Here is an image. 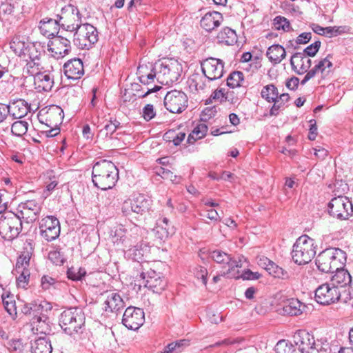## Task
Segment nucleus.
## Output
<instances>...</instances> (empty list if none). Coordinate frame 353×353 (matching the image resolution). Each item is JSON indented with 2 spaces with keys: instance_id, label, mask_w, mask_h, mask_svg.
<instances>
[{
  "instance_id": "f257e3e1",
  "label": "nucleus",
  "mask_w": 353,
  "mask_h": 353,
  "mask_svg": "<svg viewBox=\"0 0 353 353\" xmlns=\"http://www.w3.org/2000/svg\"><path fill=\"white\" fill-rule=\"evenodd\" d=\"M182 72V66L175 59H164L151 65H140L137 70L139 81L144 85L154 83V79L164 85H169L179 80Z\"/></svg>"
},
{
  "instance_id": "f03ea898",
  "label": "nucleus",
  "mask_w": 353,
  "mask_h": 353,
  "mask_svg": "<svg viewBox=\"0 0 353 353\" xmlns=\"http://www.w3.org/2000/svg\"><path fill=\"white\" fill-rule=\"evenodd\" d=\"M92 178L98 188L102 190L112 189L119 179V170L112 161L101 160L94 164Z\"/></svg>"
},
{
  "instance_id": "7ed1b4c3",
  "label": "nucleus",
  "mask_w": 353,
  "mask_h": 353,
  "mask_svg": "<svg viewBox=\"0 0 353 353\" xmlns=\"http://www.w3.org/2000/svg\"><path fill=\"white\" fill-rule=\"evenodd\" d=\"M85 320V314L81 308L70 307L61 312L59 323L65 333L74 336L83 332Z\"/></svg>"
},
{
  "instance_id": "20e7f679",
  "label": "nucleus",
  "mask_w": 353,
  "mask_h": 353,
  "mask_svg": "<svg viewBox=\"0 0 353 353\" xmlns=\"http://www.w3.org/2000/svg\"><path fill=\"white\" fill-rule=\"evenodd\" d=\"M346 262V253L339 248H329L320 252L316 258L317 268L322 272H332Z\"/></svg>"
},
{
  "instance_id": "39448f33",
  "label": "nucleus",
  "mask_w": 353,
  "mask_h": 353,
  "mask_svg": "<svg viewBox=\"0 0 353 353\" xmlns=\"http://www.w3.org/2000/svg\"><path fill=\"white\" fill-rule=\"evenodd\" d=\"M291 254L296 264L301 265L308 263L316 254L314 240L307 235L299 237L293 245Z\"/></svg>"
},
{
  "instance_id": "423d86ee",
  "label": "nucleus",
  "mask_w": 353,
  "mask_h": 353,
  "mask_svg": "<svg viewBox=\"0 0 353 353\" xmlns=\"http://www.w3.org/2000/svg\"><path fill=\"white\" fill-rule=\"evenodd\" d=\"M22 229L19 215L8 212L0 214V236L6 241L17 238Z\"/></svg>"
},
{
  "instance_id": "0eeeda50",
  "label": "nucleus",
  "mask_w": 353,
  "mask_h": 353,
  "mask_svg": "<svg viewBox=\"0 0 353 353\" xmlns=\"http://www.w3.org/2000/svg\"><path fill=\"white\" fill-rule=\"evenodd\" d=\"M152 201L144 194L134 195L132 199L125 201L122 204L121 212L124 216H130L132 213L143 215L150 212Z\"/></svg>"
},
{
  "instance_id": "6e6552de",
  "label": "nucleus",
  "mask_w": 353,
  "mask_h": 353,
  "mask_svg": "<svg viewBox=\"0 0 353 353\" xmlns=\"http://www.w3.org/2000/svg\"><path fill=\"white\" fill-rule=\"evenodd\" d=\"M97 41V30L90 23H84L74 31L73 43L79 49H89Z\"/></svg>"
},
{
  "instance_id": "1a4fd4ad",
  "label": "nucleus",
  "mask_w": 353,
  "mask_h": 353,
  "mask_svg": "<svg viewBox=\"0 0 353 353\" xmlns=\"http://www.w3.org/2000/svg\"><path fill=\"white\" fill-rule=\"evenodd\" d=\"M61 28L68 32H74L81 27V14L79 9L72 5H68L61 10V14H57Z\"/></svg>"
},
{
  "instance_id": "9d476101",
  "label": "nucleus",
  "mask_w": 353,
  "mask_h": 353,
  "mask_svg": "<svg viewBox=\"0 0 353 353\" xmlns=\"http://www.w3.org/2000/svg\"><path fill=\"white\" fill-rule=\"evenodd\" d=\"M328 212L334 218L347 220L352 215L353 205L347 197L339 196L329 202Z\"/></svg>"
},
{
  "instance_id": "9b49d317",
  "label": "nucleus",
  "mask_w": 353,
  "mask_h": 353,
  "mask_svg": "<svg viewBox=\"0 0 353 353\" xmlns=\"http://www.w3.org/2000/svg\"><path fill=\"white\" fill-rule=\"evenodd\" d=\"M210 257L216 263L222 265L223 268H227L226 271L223 272L222 276L228 277H236L234 273L235 269L242 267L241 261H236L230 254L221 250H215L210 252Z\"/></svg>"
},
{
  "instance_id": "f8f14e48",
  "label": "nucleus",
  "mask_w": 353,
  "mask_h": 353,
  "mask_svg": "<svg viewBox=\"0 0 353 353\" xmlns=\"http://www.w3.org/2000/svg\"><path fill=\"white\" fill-rule=\"evenodd\" d=\"M188 98L181 90H172L164 97L165 108L171 113L180 114L188 107Z\"/></svg>"
},
{
  "instance_id": "ddd939ff",
  "label": "nucleus",
  "mask_w": 353,
  "mask_h": 353,
  "mask_svg": "<svg viewBox=\"0 0 353 353\" xmlns=\"http://www.w3.org/2000/svg\"><path fill=\"white\" fill-rule=\"evenodd\" d=\"M201 70L208 82L221 78L224 73V62L220 59L209 57L203 60L201 63Z\"/></svg>"
},
{
  "instance_id": "4468645a",
  "label": "nucleus",
  "mask_w": 353,
  "mask_h": 353,
  "mask_svg": "<svg viewBox=\"0 0 353 353\" xmlns=\"http://www.w3.org/2000/svg\"><path fill=\"white\" fill-rule=\"evenodd\" d=\"M220 346H228L231 353H256L257 349L252 345H245L244 341L240 339H225L206 347L205 350H211Z\"/></svg>"
},
{
  "instance_id": "2eb2a0df",
  "label": "nucleus",
  "mask_w": 353,
  "mask_h": 353,
  "mask_svg": "<svg viewBox=\"0 0 353 353\" xmlns=\"http://www.w3.org/2000/svg\"><path fill=\"white\" fill-rule=\"evenodd\" d=\"M144 321V312L139 307H128L123 313L122 323L129 330H138Z\"/></svg>"
},
{
  "instance_id": "dca6fc26",
  "label": "nucleus",
  "mask_w": 353,
  "mask_h": 353,
  "mask_svg": "<svg viewBox=\"0 0 353 353\" xmlns=\"http://www.w3.org/2000/svg\"><path fill=\"white\" fill-rule=\"evenodd\" d=\"M39 229L42 237L48 241H52L59 236V221L53 216H48L39 222Z\"/></svg>"
},
{
  "instance_id": "f3484780",
  "label": "nucleus",
  "mask_w": 353,
  "mask_h": 353,
  "mask_svg": "<svg viewBox=\"0 0 353 353\" xmlns=\"http://www.w3.org/2000/svg\"><path fill=\"white\" fill-rule=\"evenodd\" d=\"M341 292L330 283H324L315 291V300L321 305H329L339 301Z\"/></svg>"
},
{
  "instance_id": "a211bd4d",
  "label": "nucleus",
  "mask_w": 353,
  "mask_h": 353,
  "mask_svg": "<svg viewBox=\"0 0 353 353\" xmlns=\"http://www.w3.org/2000/svg\"><path fill=\"white\" fill-rule=\"evenodd\" d=\"M19 215L27 223H33L39 216L41 205L36 200H27L21 202L18 206Z\"/></svg>"
},
{
  "instance_id": "6ab92c4d",
  "label": "nucleus",
  "mask_w": 353,
  "mask_h": 353,
  "mask_svg": "<svg viewBox=\"0 0 353 353\" xmlns=\"http://www.w3.org/2000/svg\"><path fill=\"white\" fill-rule=\"evenodd\" d=\"M9 44L10 49L19 57L26 56L37 50L34 44L28 43L26 38L19 34L13 36Z\"/></svg>"
},
{
  "instance_id": "aec40b11",
  "label": "nucleus",
  "mask_w": 353,
  "mask_h": 353,
  "mask_svg": "<svg viewBox=\"0 0 353 353\" xmlns=\"http://www.w3.org/2000/svg\"><path fill=\"white\" fill-rule=\"evenodd\" d=\"M293 341L301 353H312L314 337L305 330H298L293 335Z\"/></svg>"
},
{
  "instance_id": "412c9836",
  "label": "nucleus",
  "mask_w": 353,
  "mask_h": 353,
  "mask_svg": "<svg viewBox=\"0 0 353 353\" xmlns=\"http://www.w3.org/2000/svg\"><path fill=\"white\" fill-rule=\"evenodd\" d=\"M330 283L338 290L339 288H348L350 290L352 288V276L349 272L343 268L339 267V269H335L334 275L332 276ZM351 296L350 291L348 292Z\"/></svg>"
},
{
  "instance_id": "4be33fe9",
  "label": "nucleus",
  "mask_w": 353,
  "mask_h": 353,
  "mask_svg": "<svg viewBox=\"0 0 353 353\" xmlns=\"http://www.w3.org/2000/svg\"><path fill=\"white\" fill-rule=\"evenodd\" d=\"M64 74L68 79H79L84 74L83 64L79 58L68 61L63 65Z\"/></svg>"
},
{
  "instance_id": "5701e85b",
  "label": "nucleus",
  "mask_w": 353,
  "mask_h": 353,
  "mask_svg": "<svg viewBox=\"0 0 353 353\" xmlns=\"http://www.w3.org/2000/svg\"><path fill=\"white\" fill-rule=\"evenodd\" d=\"M7 108L9 110L8 114L13 119H21L30 111V105L24 99H19L7 105Z\"/></svg>"
},
{
  "instance_id": "b1692460",
  "label": "nucleus",
  "mask_w": 353,
  "mask_h": 353,
  "mask_svg": "<svg viewBox=\"0 0 353 353\" xmlns=\"http://www.w3.org/2000/svg\"><path fill=\"white\" fill-rule=\"evenodd\" d=\"M305 306L297 299H288L283 301L279 310L283 315L298 316L304 310Z\"/></svg>"
},
{
  "instance_id": "393cba45",
  "label": "nucleus",
  "mask_w": 353,
  "mask_h": 353,
  "mask_svg": "<svg viewBox=\"0 0 353 353\" xmlns=\"http://www.w3.org/2000/svg\"><path fill=\"white\" fill-rule=\"evenodd\" d=\"M312 61L304 55V52H296L290 59V65L298 74H303L310 68Z\"/></svg>"
},
{
  "instance_id": "a878e982",
  "label": "nucleus",
  "mask_w": 353,
  "mask_h": 353,
  "mask_svg": "<svg viewBox=\"0 0 353 353\" xmlns=\"http://www.w3.org/2000/svg\"><path fill=\"white\" fill-rule=\"evenodd\" d=\"M32 256L33 248L30 243H28L17 258L14 271L30 270L29 268L34 262Z\"/></svg>"
},
{
  "instance_id": "bb28decb",
  "label": "nucleus",
  "mask_w": 353,
  "mask_h": 353,
  "mask_svg": "<svg viewBox=\"0 0 353 353\" xmlns=\"http://www.w3.org/2000/svg\"><path fill=\"white\" fill-rule=\"evenodd\" d=\"M61 24L59 18L56 19L50 18H45L40 21V32L41 33L48 37H53L57 36Z\"/></svg>"
},
{
  "instance_id": "cd10ccee",
  "label": "nucleus",
  "mask_w": 353,
  "mask_h": 353,
  "mask_svg": "<svg viewBox=\"0 0 353 353\" xmlns=\"http://www.w3.org/2000/svg\"><path fill=\"white\" fill-rule=\"evenodd\" d=\"M125 306V302L117 292H110L106 293V299L104 301V310L106 312H117Z\"/></svg>"
},
{
  "instance_id": "c85d7f7f",
  "label": "nucleus",
  "mask_w": 353,
  "mask_h": 353,
  "mask_svg": "<svg viewBox=\"0 0 353 353\" xmlns=\"http://www.w3.org/2000/svg\"><path fill=\"white\" fill-rule=\"evenodd\" d=\"M223 21V16L219 12H207L201 20V26L208 32L219 27Z\"/></svg>"
},
{
  "instance_id": "c756f323",
  "label": "nucleus",
  "mask_w": 353,
  "mask_h": 353,
  "mask_svg": "<svg viewBox=\"0 0 353 353\" xmlns=\"http://www.w3.org/2000/svg\"><path fill=\"white\" fill-rule=\"evenodd\" d=\"M32 330L37 333L50 335L52 323L48 316L32 317L31 320Z\"/></svg>"
},
{
  "instance_id": "7c9ffc66",
  "label": "nucleus",
  "mask_w": 353,
  "mask_h": 353,
  "mask_svg": "<svg viewBox=\"0 0 353 353\" xmlns=\"http://www.w3.org/2000/svg\"><path fill=\"white\" fill-rule=\"evenodd\" d=\"M34 83L36 88L40 91H50L54 85V79L50 72H41L35 74Z\"/></svg>"
},
{
  "instance_id": "2f4dec72",
  "label": "nucleus",
  "mask_w": 353,
  "mask_h": 353,
  "mask_svg": "<svg viewBox=\"0 0 353 353\" xmlns=\"http://www.w3.org/2000/svg\"><path fill=\"white\" fill-rule=\"evenodd\" d=\"M40 55L41 52H38L37 50L30 52L27 55L30 60L27 61L26 66L23 68V73L34 77L35 74L41 72L39 71L41 66Z\"/></svg>"
},
{
  "instance_id": "473e14b6",
  "label": "nucleus",
  "mask_w": 353,
  "mask_h": 353,
  "mask_svg": "<svg viewBox=\"0 0 353 353\" xmlns=\"http://www.w3.org/2000/svg\"><path fill=\"white\" fill-rule=\"evenodd\" d=\"M52 43L55 47L50 50L52 52L58 54L57 58L63 57L70 51V41L63 36L55 37Z\"/></svg>"
},
{
  "instance_id": "72a5a7b5",
  "label": "nucleus",
  "mask_w": 353,
  "mask_h": 353,
  "mask_svg": "<svg viewBox=\"0 0 353 353\" xmlns=\"http://www.w3.org/2000/svg\"><path fill=\"white\" fill-rule=\"evenodd\" d=\"M32 353H52L51 340L48 336L39 337L31 342Z\"/></svg>"
},
{
  "instance_id": "f704fd0d",
  "label": "nucleus",
  "mask_w": 353,
  "mask_h": 353,
  "mask_svg": "<svg viewBox=\"0 0 353 353\" xmlns=\"http://www.w3.org/2000/svg\"><path fill=\"white\" fill-rule=\"evenodd\" d=\"M266 56L274 65L280 63L286 57L285 48L279 44H274L268 48Z\"/></svg>"
},
{
  "instance_id": "c9c22d12",
  "label": "nucleus",
  "mask_w": 353,
  "mask_h": 353,
  "mask_svg": "<svg viewBox=\"0 0 353 353\" xmlns=\"http://www.w3.org/2000/svg\"><path fill=\"white\" fill-rule=\"evenodd\" d=\"M149 252V248L146 243L137 244L128 250V254L132 260L139 262L143 259L144 256Z\"/></svg>"
},
{
  "instance_id": "e433bc0d",
  "label": "nucleus",
  "mask_w": 353,
  "mask_h": 353,
  "mask_svg": "<svg viewBox=\"0 0 353 353\" xmlns=\"http://www.w3.org/2000/svg\"><path fill=\"white\" fill-rule=\"evenodd\" d=\"M142 229L134 223H130L126 225L125 239L127 246H131L132 243H135L141 236Z\"/></svg>"
},
{
  "instance_id": "4c0bfd02",
  "label": "nucleus",
  "mask_w": 353,
  "mask_h": 353,
  "mask_svg": "<svg viewBox=\"0 0 353 353\" xmlns=\"http://www.w3.org/2000/svg\"><path fill=\"white\" fill-rule=\"evenodd\" d=\"M217 39L219 42L225 43L228 46H231L236 42L237 36L234 30L228 27H225L219 32Z\"/></svg>"
},
{
  "instance_id": "58836bf2",
  "label": "nucleus",
  "mask_w": 353,
  "mask_h": 353,
  "mask_svg": "<svg viewBox=\"0 0 353 353\" xmlns=\"http://www.w3.org/2000/svg\"><path fill=\"white\" fill-rule=\"evenodd\" d=\"M32 317L42 316L43 314L48 316V314L52 309V304L46 301H40V303L33 302Z\"/></svg>"
},
{
  "instance_id": "ea45409f",
  "label": "nucleus",
  "mask_w": 353,
  "mask_h": 353,
  "mask_svg": "<svg viewBox=\"0 0 353 353\" xmlns=\"http://www.w3.org/2000/svg\"><path fill=\"white\" fill-rule=\"evenodd\" d=\"M290 95L288 93H283L279 97L276 95V98L271 102H274V104L270 109V114L276 116L279 114L281 110H283L285 107V104L290 100Z\"/></svg>"
},
{
  "instance_id": "a19ab883",
  "label": "nucleus",
  "mask_w": 353,
  "mask_h": 353,
  "mask_svg": "<svg viewBox=\"0 0 353 353\" xmlns=\"http://www.w3.org/2000/svg\"><path fill=\"white\" fill-rule=\"evenodd\" d=\"M209 83L205 76L201 77L199 74H193L190 79V86L194 88L197 91H203L207 88H210Z\"/></svg>"
},
{
  "instance_id": "79ce46f5",
  "label": "nucleus",
  "mask_w": 353,
  "mask_h": 353,
  "mask_svg": "<svg viewBox=\"0 0 353 353\" xmlns=\"http://www.w3.org/2000/svg\"><path fill=\"white\" fill-rule=\"evenodd\" d=\"M165 281L161 279L159 274L152 280H147L145 282V287L152 290L154 292L160 293L165 289Z\"/></svg>"
},
{
  "instance_id": "37998d69",
  "label": "nucleus",
  "mask_w": 353,
  "mask_h": 353,
  "mask_svg": "<svg viewBox=\"0 0 353 353\" xmlns=\"http://www.w3.org/2000/svg\"><path fill=\"white\" fill-rule=\"evenodd\" d=\"M2 301L7 312L10 316H15L17 314V307L13 295H10L9 293H3L2 294Z\"/></svg>"
},
{
  "instance_id": "c03bdc74",
  "label": "nucleus",
  "mask_w": 353,
  "mask_h": 353,
  "mask_svg": "<svg viewBox=\"0 0 353 353\" xmlns=\"http://www.w3.org/2000/svg\"><path fill=\"white\" fill-rule=\"evenodd\" d=\"M29 123L23 120L14 121L11 125V132L14 136L21 137L25 135L28 130Z\"/></svg>"
},
{
  "instance_id": "a18cd8bd",
  "label": "nucleus",
  "mask_w": 353,
  "mask_h": 353,
  "mask_svg": "<svg viewBox=\"0 0 353 353\" xmlns=\"http://www.w3.org/2000/svg\"><path fill=\"white\" fill-rule=\"evenodd\" d=\"M154 232L157 238L161 241H165L174 233L175 230L174 227L164 228L163 224L157 223V226L154 228Z\"/></svg>"
},
{
  "instance_id": "49530a36",
  "label": "nucleus",
  "mask_w": 353,
  "mask_h": 353,
  "mask_svg": "<svg viewBox=\"0 0 353 353\" xmlns=\"http://www.w3.org/2000/svg\"><path fill=\"white\" fill-rule=\"evenodd\" d=\"M268 272L274 278L283 280H287L290 278L289 272L274 262L270 265V268H268Z\"/></svg>"
},
{
  "instance_id": "de8ad7c7",
  "label": "nucleus",
  "mask_w": 353,
  "mask_h": 353,
  "mask_svg": "<svg viewBox=\"0 0 353 353\" xmlns=\"http://www.w3.org/2000/svg\"><path fill=\"white\" fill-rule=\"evenodd\" d=\"M14 274H19L17 276L16 283L19 288L26 289L29 284L30 272V270H21L12 272Z\"/></svg>"
},
{
  "instance_id": "09e8293b",
  "label": "nucleus",
  "mask_w": 353,
  "mask_h": 353,
  "mask_svg": "<svg viewBox=\"0 0 353 353\" xmlns=\"http://www.w3.org/2000/svg\"><path fill=\"white\" fill-rule=\"evenodd\" d=\"M243 80V73L241 71H234L227 78V85L232 88L239 87L241 85V83Z\"/></svg>"
},
{
  "instance_id": "8fccbe9b",
  "label": "nucleus",
  "mask_w": 353,
  "mask_h": 353,
  "mask_svg": "<svg viewBox=\"0 0 353 353\" xmlns=\"http://www.w3.org/2000/svg\"><path fill=\"white\" fill-rule=\"evenodd\" d=\"M188 345V341L186 340H180L176 342L171 343L167 346L164 347L161 353H179L183 347Z\"/></svg>"
},
{
  "instance_id": "3c124183",
  "label": "nucleus",
  "mask_w": 353,
  "mask_h": 353,
  "mask_svg": "<svg viewBox=\"0 0 353 353\" xmlns=\"http://www.w3.org/2000/svg\"><path fill=\"white\" fill-rule=\"evenodd\" d=\"M121 123L117 119L110 120L105 126L99 130V135L105 137L111 136L119 128Z\"/></svg>"
},
{
  "instance_id": "603ef678",
  "label": "nucleus",
  "mask_w": 353,
  "mask_h": 353,
  "mask_svg": "<svg viewBox=\"0 0 353 353\" xmlns=\"http://www.w3.org/2000/svg\"><path fill=\"white\" fill-rule=\"evenodd\" d=\"M276 353H295L294 345L286 340H280L275 345Z\"/></svg>"
},
{
  "instance_id": "864d4df0",
  "label": "nucleus",
  "mask_w": 353,
  "mask_h": 353,
  "mask_svg": "<svg viewBox=\"0 0 353 353\" xmlns=\"http://www.w3.org/2000/svg\"><path fill=\"white\" fill-rule=\"evenodd\" d=\"M261 97L268 102L274 101L279 94L277 88L272 84L263 87L261 92Z\"/></svg>"
},
{
  "instance_id": "5fc2aeb1",
  "label": "nucleus",
  "mask_w": 353,
  "mask_h": 353,
  "mask_svg": "<svg viewBox=\"0 0 353 353\" xmlns=\"http://www.w3.org/2000/svg\"><path fill=\"white\" fill-rule=\"evenodd\" d=\"M331 55L328 54L325 58L320 60L315 65L316 68L323 74H326L331 71L332 68V63L330 61Z\"/></svg>"
},
{
  "instance_id": "6e6d98bb",
  "label": "nucleus",
  "mask_w": 353,
  "mask_h": 353,
  "mask_svg": "<svg viewBox=\"0 0 353 353\" xmlns=\"http://www.w3.org/2000/svg\"><path fill=\"white\" fill-rule=\"evenodd\" d=\"M273 25L276 30L288 32L290 29L289 21L284 17L277 16L274 19Z\"/></svg>"
},
{
  "instance_id": "4d7b16f0",
  "label": "nucleus",
  "mask_w": 353,
  "mask_h": 353,
  "mask_svg": "<svg viewBox=\"0 0 353 353\" xmlns=\"http://www.w3.org/2000/svg\"><path fill=\"white\" fill-rule=\"evenodd\" d=\"M86 272L84 268L72 267L67 271L68 279L72 281H80L85 276Z\"/></svg>"
},
{
  "instance_id": "13d9d810",
  "label": "nucleus",
  "mask_w": 353,
  "mask_h": 353,
  "mask_svg": "<svg viewBox=\"0 0 353 353\" xmlns=\"http://www.w3.org/2000/svg\"><path fill=\"white\" fill-rule=\"evenodd\" d=\"M7 347L11 353H23L24 347L20 339H12L7 343Z\"/></svg>"
},
{
  "instance_id": "bf43d9fd",
  "label": "nucleus",
  "mask_w": 353,
  "mask_h": 353,
  "mask_svg": "<svg viewBox=\"0 0 353 353\" xmlns=\"http://www.w3.org/2000/svg\"><path fill=\"white\" fill-rule=\"evenodd\" d=\"M48 259L57 265H61L65 262L63 254L57 250L50 251L48 254Z\"/></svg>"
},
{
  "instance_id": "052dcab7",
  "label": "nucleus",
  "mask_w": 353,
  "mask_h": 353,
  "mask_svg": "<svg viewBox=\"0 0 353 353\" xmlns=\"http://www.w3.org/2000/svg\"><path fill=\"white\" fill-rule=\"evenodd\" d=\"M328 350H330V345L326 340L314 341V344L312 345V353L314 352L318 353H327Z\"/></svg>"
},
{
  "instance_id": "680f3d73",
  "label": "nucleus",
  "mask_w": 353,
  "mask_h": 353,
  "mask_svg": "<svg viewBox=\"0 0 353 353\" xmlns=\"http://www.w3.org/2000/svg\"><path fill=\"white\" fill-rule=\"evenodd\" d=\"M157 173L163 179H169L174 183H178L177 176L174 174V173L172 171L167 168L160 167L159 168L157 169Z\"/></svg>"
},
{
  "instance_id": "e2e57ef3",
  "label": "nucleus",
  "mask_w": 353,
  "mask_h": 353,
  "mask_svg": "<svg viewBox=\"0 0 353 353\" xmlns=\"http://www.w3.org/2000/svg\"><path fill=\"white\" fill-rule=\"evenodd\" d=\"M125 230L126 226L122 225L116 228L114 231V238H117V239L114 241V243L119 241L122 244H124L125 246H127Z\"/></svg>"
},
{
  "instance_id": "0e129e2a",
  "label": "nucleus",
  "mask_w": 353,
  "mask_h": 353,
  "mask_svg": "<svg viewBox=\"0 0 353 353\" xmlns=\"http://www.w3.org/2000/svg\"><path fill=\"white\" fill-rule=\"evenodd\" d=\"M320 47L321 41H316L314 43L310 44L307 48H305L302 52H304V55L305 56L313 57L316 54Z\"/></svg>"
},
{
  "instance_id": "69168bd1",
  "label": "nucleus",
  "mask_w": 353,
  "mask_h": 353,
  "mask_svg": "<svg viewBox=\"0 0 353 353\" xmlns=\"http://www.w3.org/2000/svg\"><path fill=\"white\" fill-rule=\"evenodd\" d=\"M156 116V111L154 110V106L152 104H147L143 108V117L148 121L152 119Z\"/></svg>"
},
{
  "instance_id": "338daca9",
  "label": "nucleus",
  "mask_w": 353,
  "mask_h": 353,
  "mask_svg": "<svg viewBox=\"0 0 353 353\" xmlns=\"http://www.w3.org/2000/svg\"><path fill=\"white\" fill-rule=\"evenodd\" d=\"M216 114V109L215 107H208L202 111L201 119V121L206 122L210 119L214 117Z\"/></svg>"
},
{
  "instance_id": "774afa93",
  "label": "nucleus",
  "mask_w": 353,
  "mask_h": 353,
  "mask_svg": "<svg viewBox=\"0 0 353 353\" xmlns=\"http://www.w3.org/2000/svg\"><path fill=\"white\" fill-rule=\"evenodd\" d=\"M195 277L201 281V283L206 285L207 284V276H208V270L204 267H198L196 268L194 271Z\"/></svg>"
}]
</instances>
